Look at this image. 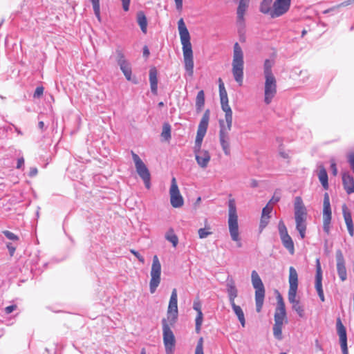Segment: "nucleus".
Instances as JSON below:
<instances>
[{"label":"nucleus","mask_w":354,"mask_h":354,"mask_svg":"<svg viewBox=\"0 0 354 354\" xmlns=\"http://www.w3.org/2000/svg\"><path fill=\"white\" fill-rule=\"evenodd\" d=\"M178 28L183 46V53L184 58L185 69L189 77L194 74V58L192 44L190 42L189 32L185 26L183 19L178 21Z\"/></svg>","instance_id":"obj_1"},{"label":"nucleus","mask_w":354,"mask_h":354,"mask_svg":"<svg viewBox=\"0 0 354 354\" xmlns=\"http://www.w3.org/2000/svg\"><path fill=\"white\" fill-rule=\"evenodd\" d=\"M225 112V122L223 120H220L219 123V142L221 148L226 156L230 155V131L232 129V111L231 108L223 109Z\"/></svg>","instance_id":"obj_2"},{"label":"nucleus","mask_w":354,"mask_h":354,"mask_svg":"<svg viewBox=\"0 0 354 354\" xmlns=\"http://www.w3.org/2000/svg\"><path fill=\"white\" fill-rule=\"evenodd\" d=\"M232 66V72L234 80L239 86H241L243 82L244 60L243 52L238 42L234 44Z\"/></svg>","instance_id":"obj_3"},{"label":"nucleus","mask_w":354,"mask_h":354,"mask_svg":"<svg viewBox=\"0 0 354 354\" xmlns=\"http://www.w3.org/2000/svg\"><path fill=\"white\" fill-rule=\"evenodd\" d=\"M228 227L230 236L234 241L237 242L238 247H241L240 242L238 215L234 199H230L228 201Z\"/></svg>","instance_id":"obj_4"},{"label":"nucleus","mask_w":354,"mask_h":354,"mask_svg":"<svg viewBox=\"0 0 354 354\" xmlns=\"http://www.w3.org/2000/svg\"><path fill=\"white\" fill-rule=\"evenodd\" d=\"M251 280L252 284L255 289L256 310L259 313L261 310L264 301L265 288L261 279L256 270L252 272Z\"/></svg>","instance_id":"obj_5"},{"label":"nucleus","mask_w":354,"mask_h":354,"mask_svg":"<svg viewBox=\"0 0 354 354\" xmlns=\"http://www.w3.org/2000/svg\"><path fill=\"white\" fill-rule=\"evenodd\" d=\"M162 335H163V343L165 348V352L167 354H173L176 339L173 331L171 329L168 321L165 319L162 320Z\"/></svg>","instance_id":"obj_6"},{"label":"nucleus","mask_w":354,"mask_h":354,"mask_svg":"<svg viewBox=\"0 0 354 354\" xmlns=\"http://www.w3.org/2000/svg\"><path fill=\"white\" fill-rule=\"evenodd\" d=\"M150 275L151 279L149 281V291L151 294H153L160 285L161 280V264L156 255L153 257Z\"/></svg>","instance_id":"obj_7"},{"label":"nucleus","mask_w":354,"mask_h":354,"mask_svg":"<svg viewBox=\"0 0 354 354\" xmlns=\"http://www.w3.org/2000/svg\"><path fill=\"white\" fill-rule=\"evenodd\" d=\"M131 153L132 155V158L135 163L138 174L142 179L146 188L149 189L151 175L148 168L138 154L134 153L133 151H131Z\"/></svg>","instance_id":"obj_8"},{"label":"nucleus","mask_w":354,"mask_h":354,"mask_svg":"<svg viewBox=\"0 0 354 354\" xmlns=\"http://www.w3.org/2000/svg\"><path fill=\"white\" fill-rule=\"evenodd\" d=\"M288 282V301L290 304H294L299 301L296 299L298 288V274L296 269L292 266L289 268Z\"/></svg>","instance_id":"obj_9"},{"label":"nucleus","mask_w":354,"mask_h":354,"mask_svg":"<svg viewBox=\"0 0 354 354\" xmlns=\"http://www.w3.org/2000/svg\"><path fill=\"white\" fill-rule=\"evenodd\" d=\"M331 219L330 198L328 194L325 193L323 201V230L327 234L330 233Z\"/></svg>","instance_id":"obj_10"},{"label":"nucleus","mask_w":354,"mask_h":354,"mask_svg":"<svg viewBox=\"0 0 354 354\" xmlns=\"http://www.w3.org/2000/svg\"><path fill=\"white\" fill-rule=\"evenodd\" d=\"M278 229L283 245L288 250L290 254H294L295 247L293 241L288 234L286 226L282 221L279 222Z\"/></svg>","instance_id":"obj_11"},{"label":"nucleus","mask_w":354,"mask_h":354,"mask_svg":"<svg viewBox=\"0 0 354 354\" xmlns=\"http://www.w3.org/2000/svg\"><path fill=\"white\" fill-rule=\"evenodd\" d=\"M277 94V80L275 77H266L264 86V102L270 104Z\"/></svg>","instance_id":"obj_12"},{"label":"nucleus","mask_w":354,"mask_h":354,"mask_svg":"<svg viewBox=\"0 0 354 354\" xmlns=\"http://www.w3.org/2000/svg\"><path fill=\"white\" fill-rule=\"evenodd\" d=\"M170 203L173 207L179 208L184 204V199L180 193L176 180L174 177L171 179V187L169 189Z\"/></svg>","instance_id":"obj_13"},{"label":"nucleus","mask_w":354,"mask_h":354,"mask_svg":"<svg viewBox=\"0 0 354 354\" xmlns=\"http://www.w3.org/2000/svg\"><path fill=\"white\" fill-rule=\"evenodd\" d=\"M178 295L176 288H174L170 297L167 310V319L170 325H173L178 317Z\"/></svg>","instance_id":"obj_14"},{"label":"nucleus","mask_w":354,"mask_h":354,"mask_svg":"<svg viewBox=\"0 0 354 354\" xmlns=\"http://www.w3.org/2000/svg\"><path fill=\"white\" fill-rule=\"evenodd\" d=\"M291 0H275L271 12L272 18H277L288 12L290 6Z\"/></svg>","instance_id":"obj_15"},{"label":"nucleus","mask_w":354,"mask_h":354,"mask_svg":"<svg viewBox=\"0 0 354 354\" xmlns=\"http://www.w3.org/2000/svg\"><path fill=\"white\" fill-rule=\"evenodd\" d=\"M336 328L337 334L339 337V342L342 351V354H348V347H347V335L346 330L343 325L341 319L338 317L336 322Z\"/></svg>","instance_id":"obj_16"},{"label":"nucleus","mask_w":354,"mask_h":354,"mask_svg":"<svg viewBox=\"0 0 354 354\" xmlns=\"http://www.w3.org/2000/svg\"><path fill=\"white\" fill-rule=\"evenodd\" d=\"M337 271L338 276L342 281H344L347 279L346 268L345 266V261L343 254L340 250L336 252Z\"/></svg>","instance_id":"obj_17"},{"label":"nucleus","mask_w":354,"mask_h":354,"mask_svg":"<svg viewBox=\"0 0 354 354\" xmlns=\"http://www.w3.org/2000/svg\"><path fill=\"white\" fill-rule=\"evenodd\" d=\"M209 115H210V111L209 109H207L205 111V113L199 122L196 138L203 140V138L205 137V136L206 134L207 129L208 127Z\"/></svg>","instance_id":"obj_18"},{"label":"nucleus","mask_w":354,"mask_h":354,"mask_svg":"<svg viewBox=\"0 0 354 354\" xmlns=\"http://www.w3.org/2000/svg\"><path fill=\"white\" fill-rule=\"evenodd\" d=\"M195 153V158L198 165L201 168H206L210 161V154L208 151L204 149H199L194 151Z\"/></svg>","instance_id":"obj_19"},{"label":"nucleus","mask_w":354,"mask_h":354,"mask_svg":"<svg viewBox=\"0 0 354 354\" xmlns=\"http://www.w3.org/2000/svg\"><path fill=\"white\" fill-rule=\"evenodd\" d=\"M248 6V3H243V1H239V6L237 8L236 20V24L238 26V32L239 33L241 32V30L245 28L244 15Z\"/></svg>","instance_id":"obj_20"},{"label":"nucleus","mask_w":354,"mask_h":354,"mask_svg":"<svg viewBox=\"0 0 354 354\" xmlns=\"http://www.w3.org/2000/svg\"><path fill=\"white\" fill-rule=\"evenodd\" d=\"M294 207L295 220L306 219V209L301 197L295 198Z\"/></svg>","instance_id":"obj_21"},{"label":"nucleus","mask_w":354,"mask_h":354,"mask_svg":"<svg viewBox=\"0 0 354 354\" xmlns=\"http://www.w3.org/2000/svg\"><path fill=\"white\" fill-rule=\"evenodd\" d=\"M342 209L343 217H344L348 234L351 236H354V225H353L351 213L346 204L342 205Z\"/></svg>","instance_id":"obj_22"},{"label":"nucleus","mask_w":354,"mask_h":354,"mask_svg":"<svg viewBox=\"0 0 354 354\" xmlns=\"http://www.w3.org/2000/svg\"><path fill=\"white\" fill-rule=\"evenodd\" d=\"M344 188L348 194L354 193V178L348 173L342 176Z\"/></svg>","instance_id":"obj_23"},{"label":"nucleus","mask_w":354,"mask_h":354,"mask_svg":"<svg viewBox=\"0 0 354 354\" xmlns=\"http://www.w3.org/2000/svg\"><path fill=\"white\" fill-rule=\"evenodd\" d=\"M149 82L151 93L154 95L158 93V72L155 67L149 70Z\"/></svg>","instance_id":"obj_24"},{"label":"nucleus","mask_w":354,"mask_h":354,"mask_svg":"<svg viewBox=\"0 0 354 354\" xmlns=\"http://www.w3.org/2000/svg\"><path fill=\"white\" fill-rule=\"evenodd\" d=\"M322 271L319 262V259L316 261V274H315V287L317 292H321L323 290L322 288Z\"/></svg>","instance_id":"obj_25"},{"label":"nucleus","mask_w":354,"mask_h":354,"mask_svg":"<svg viewBox=\"0 0 354 354\" xmlns=\"http://www.w3.org/2000/svg\"><path fill=\"white\" fill-rule=\"evenodd\" d=\"M227 292L230 304L235 303L234 299L238 295V290L233 280L228 281L226 285Z\"/></svg>","instance_id":"obj_26"},{"label":"nucleus","mask_w":354,"mask_h":354,"mask_svg":"<svg viewBox=\"0 0 354 354\" xmlns=\"http://www.w3.org/2000/svg\"><path fill=\"white\" fill-rule=\"evenodd\" d=\"M318 178L324 189H328V174L325 167L322 165L318 166Z\"/></svg>","instance_id":"obj_27"},{"label":"nucleus","mask_w":354,"mask_h":354,"mask_svg":"<svg viewBox=\"0 0 354 354\" xmlns=\"http://www.w3.org/2000/svg\"><path fill=\"white\" fill-rule=\"evenodd\" d=\"M230 305L232 308L234 313L237 316V318L240 322L241 326L244 327L245 324V319L244 313L242 308L239 306H237L235 303L231 304Z\"/></svg>","instance_id":"obj_28"},{"label":"nucleus","mask_w":354,"mask_h":354,"mask_svg":"<svg viewBox=\"0 0 354 354\" xmlns=\"http://www.w3.org/2000/svg\"><path fill=\"white\" fill-rule=\"evenodd\" d=\"M137 22L140 26L142 32L143 33H146L147 29V20L142 11H140L137 13Z\"/></svg>","instance_id":"obj_29"},{"label":"nucleus","mask_w":354,"mask_h":354,"mask_svg":"<svg viewBox=\"0 0 354 354\" xmlns=\"http://www.w3.org/2000/svg\"><path fill=\"white\" fill-rule=\"evenodd\" d=\"M286 308L281 307H277L276 312L274 313V322L275 323H283L286 317Z\"/></svg>","instance_id":"obj_30"},{"label":"nucleus","mask_w":354,"mask_h":354,"mask_svg":"<svg viewBox=\"0 0 354 354\" xmlns=\"http://www.w3.org/2000/svg\"><path fill=\"white\" fill-rule=\"evenodd\" d=\"M272 0H262L260 5V12L263 14H268L271 16L272 9L271 8V3Z\"/></svg>","instance_id":"obj_31"},{"label":"nucleus","mask_w":354,"mask_h":354,"mask_svg":"<svg viewBox=\"0 0 354 354\" xmlns=\"http://www.w3.org/2000/svg\"><path fill=\"white\" fill-rule=\"evenodd\" d=\"M272 66H273L272 61H271L268 59L265 60L264 64H263V73H264L265 78L274 77L272 72Z\"/></svg>","instance_id":"obj_32"},{"label":"nucleus","mask_w":354,"mask_h":354,"mask_svg":"<svg viewBox=\"0 0 354 354\" xmlns=\"http://www.w3.org/2000/svg\"><path fill=\"white\" fill-rule=\"evenodd\" d=\"M295 221L296 229L299 232L301 238L304 239L305 237L306 230V219L295 220Z\"/></svg>","instance_id":"obj_33"},{"label":"nucleus","mask_w":354,"mask_h":354,"mask_svg":"<svg viewBox=\"0 0 354 354\" xmlns=\"http://www.w3.org/2000/svg\"><path fill=\"white\" fill-rule=\"evenodd\" d=\"M205 104V94L203 90L200 91L196 96V107L198 111L202 109V107Z\"/></svg>","instance_id":"obj_34"},{"label":"nucleus","mask_w":354,"mask_h":354,"mask_svg":"<svg viewBox=\"0 0 354 354\" xmlns=\"http://www.w3.org/2000/svg\"><path fill=\"white\" fill-rule=\"evenodd\" d=\"M120 68V70L122 71L124 75L125 76L126 79L127 80H131V68L130 66V64L127 62L124 64H122L120 66H119Z\"/></svg>","instance_id":"obj_35"},{"label":"nucleus","mask_w":354,"mask_h":354,"mask_svg":"<svg viewBox=\"0 0 354 354\" xmlns=\"http://www.w3.org/2000/svg\"><path fill=\"white\" fill-rule=\"evenodd\" d=\"M282 326L283 323H275L273 326V335L279 340L282 339Z\"/></svg>","instance_id":"obj_36"},{"label":"nucleus","mask_w":354,"mask_h":354,"mask_svg":"<svg viewBox=\"0 0 354 354\" xmlns=\"http://www.w3.org/2000/svg\"><path fill=\"white\" fill-rule=\"evenodd\" d=\"M161 136L166 140L171 138V126L168 123L163 124Z\"/></svg>","instance_id":"obj_37"},{"label":"nucleus","mask_w":354,"mask_h":354,"mask_svg":"<svg viewBox=\"0 0 354 354\" xmlns=\"http://www.w3.org/2000/svg\"><path fill=\"white\" fill-rule=\"evenodd\" d=\"M93 5V11L96 17L100 20V0H90Z\"/></svg>","instance_id":"obj_38"},{"label":"nucleus","mask_w":354,"mask_h":354,"mask_svg":"<svg viewBox=\"0 0 354 354\" xmlns=\"http://www.w3.org/2000/svg\"><path fill=\"white\" fill-rule=\"evenodd\" d=\"M165 238L167 241L171 242L174 247H176L178 243V239L173 232H169L166 234Z\"/></svg>","instance_id":"obj_39"},{"label":"nucleus","mask_w":354,"mask_h":354,"mask_svg":"<svg viewBox=\"0 0 354 354\" xmlns=\"http://www.w3.org/2000/svg\"><path fill=\"white\" fill-rule=\"evenodd\" d=\"M203 320V315L202 312L200 313H197V316L196 317V333H199L201 331L202 323Z\"/></svg>","instance_id":"obj_40"},{"label":"nucleus","mask_w":354,"mask_h":354,"mask_svg":"<svg viewBox=\"0 0 354 354\" xmlns=\"http://www.w3.org/2000/svg\"><path fill=\"white\" fill-rule=\"evenodd\" d=\"M194 354H204L203 337H200L199 339L198 340Z\"/></svg>","instance_id":"obj_41"},{"label":"nucleus","mask_w":354,"mask_h":354,"mask_svg":"<svg viewBox=\"0 0 354 354\" xmlns=\"http://www.w3.org/2000/svg\"><path fill=\"white\" fill-rule=\"evenodd\" d=\"M292 309L297 312L300 317L304 315V310L303 307L300 305L299 301L292 304Z\"/></svg>","instance_id":"obj_42"},{"label":"nucleus","mask_w":354,"mask_h":354,"mask_svg":"<svg viewBox=\"0 0 354 354\" xmlns=\"http://www.w3.org/2000/svg\"><path fill=\"white\" fill-rule=\"evenodd\" d=\"M116 61L119 66H120L122 64L126 63L127 61L124 58V55L122 53V52L120 50H116Z\"/></svg>","instance_id":"obj_43"},{"label":"nucleus","mask_w":354,"mask_h":354,"mask_svg":"<svg viewBox=\"0 0 354 354\" xmlns=\"http://www.w3.org/2000/svg\"><path fill=\"white\" fill-rule=\"evenodd\" d=\"M218 82H219V95H220V98L221 97H227V91L225 88V86H224V84L222 81V80L221 78L218 79Z\"/></svg>","instance_id":"obj_44"},{"label":"nucleus","mask_w":354,"mask_h":354,"mask_svg":"<svg viewBox=\"0 0 354 354\" xmlns=\"http://www.w3.org/2000/svg\"><path fill=\"white\" fill-rule=\"evenodd\" d=\"M353 3H354V0H346L341 3L338 4L336 7L330 8V10H333L335 9V8L346 7V6H350ZM328 12H329V10H327L324 11V13H327Z\"/></svg>","instance_id":"obj_45"},{"label":"nucleus","mask_w":354,"mask_h":354,"mask_svg":"<svg viewBox=\"0 0 354 354\" xmlns=\"http://www.w3.org/2000/svg\"><path fill=\"white\" fill-rule=\"evenodd\" d=\"M198 233L200 239H205L207 236L212 234V232L207 231L206 228H200L198 231Z\"/></svg>","instance_id":"obj_46"},{"label":"nucleus","mask_w":354,"mask_h":354,"mask_svg":"<svg viewBox=\"0 0 354 354\" xmlns=\"http://www.w3.org/2000/svg\"><path fill=\"white\" fill-rule=\"evenodd\" d=\"M272 211V206L270 205L269 203H268L266 207H264L262 209V216H270V214Z\"/></svg>","instance_id":"obj_47"},{"label":"nucleus","mask_w":354,"mask_h":354,"mask_svg":"<svg viewBox=\"0 0 354 354\" xmlns=\"http://www.w3.org/2000/svg\"><path fill=\"white\" fill-rule=\"evenodd\" d=\"M3 233L6 236V237L10 240L17 241L19 239V237L17 235H15L14 233L10 232V231L5 230L3 232Z\"/></svg>","instance_id":"obj_48"},{"label":"nucleus","mask_w":354,"mask_h":354,"mask_svg":"<svg viewBox=\"0 0 354 354\" xmlns=\"http://www.w3.org/2000/svg\"><path fill=\"white\" fill-rule=\"evenodd\" d=\"M270 216H265L261 215L259 227L262 230L268 224Z\"/></svg>","instance_id":"obj_49"},{"label":"nucleus","mask_w":354,"mask_h":354,"mask_svg":"<svg viewBox=\"0 0 354 354\" xmlns=\"http://www.w3.org/2000/svg\"><path fill=\"white\" fill-rule=\"evenodd\" d=\"M44 87L43 86H37L35 91V93L33 94V97L34 98H40L41 96L43 95L44 93Z\"/></svg>","instance_id":"obj_50"},{"label":"nucleus","mask_w":354,"mask_h":354,"mask_svg":"<svg viewBox=\"0 0 354 354\" xmlns=\"http://www.w3.org/2000/svg\"><path fill=\"white\" fill-rule=\"evenodd\" d=\"M221 109L222 110L223 109H228V108H231L228 104V97H221Z\"/></svg>","instance_id":"obj_51"},{"label":"nucleus","mask_w":354,"mask_h":354,"mask_svg":"<svg viewBox=\"0 0 354 354\" xmlns=\"http://www.w3.org/2000/svg\"><path fill=\"white\" fill-rule=\"evenodd\" d=\"M130 252L138 259V261L140 263H142V264L145 263V258L142 255H140V254L138 252L133 249H131Z\"/></svg>","instance_id":"obj_52"},{"label":"nucleus","mask_w":354,"mask_h":354,"mask_svg":"<svg viewBox=\"0 0 354 354\" xmlns=\"http://www.w3.org/2000/svg\"><path fill=\"white\" fill-rule=\"evenodd\" d=\"M193 308L197 312V313H200V312H202L201 304L199 299H197L194 301Z\"/></svg>","instance_id":"obj_53"},{"label":"nucleus","mask_w":354,"mask_h":354,"mask_svg":"<svg viewBox=\"0 0 354 354\" xmlns=\"http://www.w3.org/2000/svg\"><path fill=\"white\" fill-rule=\"evenodd\" d=\"M348 162L350 164L351 169L354 172V153H351L348 155Z\"/></svg>","instance_id":"obj_54"},{"label":"nucleus","mask_w":354,"mask_h":354,"mask_svg":"<svg viewBox=\"0 0 354 354\" xmlns=\"http://www.w3.org/2000/svg\"><path fill=\"white\" fill-rule=\"evenodd\" d=\"M280 198H281V197H280V194H277V192H274V195H273V196H272V198L270 200V201H269V203H269V204H270V203H277V202H279V201Z\"/></svg>","instance_id":"obj_55"},{"label":"nucleus","mask_w":354,"mask_h":354,"mask_svg":"<svg viewBox=\"0 0 354 354\" xmlns=\"http://www.w3.org/2000/svg\"><path fill=\"white\" fill-rule=\"evenodd\" d=\"M202 142H203L202 139L196 138L194 151L201 149Z\"/></svg>","instance_id":"obj_56"},{"label":"nucleus","mask_w":354,"mask_h":354,"mask_svg":"<svg viewBox=\"0 0 354 354\" xmlns=\"http://www.w3.org/2000/svg\"><path fill=\"white\" fill-rule=\"evenodd\" d=\"M122 4V8L124 11H128L129 10V6L131 0H120Z\"/></svg>","instance_id":"obj_57"},{"label":"nucleus","mask_w":354,"mask_h":354,"mask_svg":"<svg viewBox=\"0 0 354 354\" xmlns=\"http://www.w3.org/2000/svg\"><path fill=\"white\" fill-rule=\"evenodd\" d=\"M16 308H17L16 305L8 306L5 308V313L6 314H10V313H12L15 310H16Z\"/></svg>","instance_id":"obj_58"},{"label":"nucleus","mask_w":354,"mask_h":354,"mask_svg":"<svg viewBox=\"0 0 354 354\" xmlns=\"http://www.w3.org/2000/svg\"><path fill=\"white\" fill-rule=\"evenodd\" d=\"M283 307L285 308V304L283 302V298L280 294L277 296V307Z\"/></svg>","instance_id":"obj_59"},{"label":"nucleus","mask_w":354,"mask_h":354,"mask_svg":"<svg viewBox=\"0 0 354 354\" xmlns=\"http://www.w3.org/2000/svg\"><path fill=\"white\" fill-rule=\"evenodd\" d=\"M176 3V8L178 11H181L183 9V0H174Z\"/></svg>","instance_id":"obj_60"},{"label":"nucleus","mask_w":354,"mask_h":354,"mask_svg":"<svg viewBox=\"0 0 354 354\" xmlns=\"http://www.w3.org/2000/svg\"><path fill=\"white\" fill-rule=\"evenodd\" d=\"M37 169L36 167H32L30 168V171H29V174H28V176L30 177H34L37 175Z\"/></svg>","instance_id":"obj_61"},{"label":"nucleus","mask_w":354,"mask_h":354,"mask_svg":"<svg viewBox=\"0 0 354 354\" xmlns=\"http://www.w3.org/2000/svg\"><path fill=\"white\" fill-rule=\"evenodd\" d=\"M7 248L8 249L10 254L12 256L15 252V248L11 243H8L7 245Z\"/></svg>","instance_id":"obj_62"},{"label":"nucleus","mask_w":354,"mask_h":354,"mask_svg":"<svg viewBox=\"0 0 354 354\" xmlns=\"http://www.w3.org/2000/svg\"><path fill=\"white\" fill-rule=\"evenodd\" d=\"M24 158H18L17 168V169H21L24 166Z\"/></svg>","instance_id":"obj_63"},{"label":"nucleus","mask_w":354,"mask_h":354,"mask_svg":"<svg viewBox=\"0 0 354 354\" xmlns=\"http://www.w3.org/2000/svg\"><path fill=\"white\" fill-rule=\"evenodd\" d=\"M330 167H331V169H332V171H333V174L334 176H335L337 174V167H336V164L334 162H333L331 163Z\"/></svg>","instance_id":"obj_64"}]
</instances>
